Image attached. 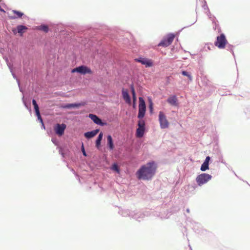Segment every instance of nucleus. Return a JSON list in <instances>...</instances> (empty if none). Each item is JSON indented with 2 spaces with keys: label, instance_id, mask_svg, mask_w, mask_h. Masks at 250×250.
<instances>
[{
  "label": "nucleus",
  "instance_id": "2",
  "mask_svg": "<svg viewBox=\"0 0 250 250\" xmlns=\"http://www.w3.org/2000/svg\"><path fill=\"white\" fill-rule=\"evenodd\" d=\"M156 165L153 162H149L146 165L142 166L137 172H154L156 169Z\"/></svg>",
  "mask_w": 250,
  "mask_h": 250
},
{
  "label": "nucleus",
  "instance_id": "3",
  "mask_svg": "<svg viewBox=\"0 0 250 250\" xmlns=\"http://www.w3.org/2000/svg\"><path fill=\"white\" fill-rule=\"evenodd\" d=\"M175 38L173 34H168L167 36L158 44L159 46L167 47L171 44Z\"/></svg>",
  "mask_w": 250,
  "mask_h": 250
},
{
  "label": "nucleus",
  "instance_id": "1",
  "mask_svg": "<svg viewBox=\"0 0 250 250\" xmlns=\"http://www.w3.org/2000/svg\"><path fill=\"white\" fill-rule=\"evenodd\" d=\"M228 43V41L224 34H221L216 38L214 44L219 49H224Z\"/></svg>",
  "mask_w": 250,
  "mask_h": 250
},
{
  "label": "nucleus",
  "instance_id": "18",
  "mask_svg": "<svg viewBox=\"0 0 250 250\" xmlns=\"http://www.w3.org/2000/svg\"><path fill=\"white\" fill-rule=\"evenodd\" d=\"M154 173H142V179L148 180L153 176Z\"/></svg>",
  "mask_w": 250,
  "mask_h": 250
},
{
  "label": "nucleus",
  "instance_id": "4",
  "mask_svg": "<svg viewBox=\"0 0 250 250\" xmlns=\"http://www.w3.org/2000/svg\"><path fill=\"white\" fill-rule=\"evenodd\" d=\"M139 113L138 117L140 119L143 118L146 112V104L145 101L142 97L139 98Z\"/></svg>",
  "mask_w": 250,
  "mask_h": 250
},
{
  "label": "nucleus",
  "instance_id": "23",
  "mask_svg": "<svg viewBox=\"0 0 250 250\" xmlns=\"http://www.w3.org/2000/svg\"><path fill=\"white\" fill-rule=\"evenodd\" d=\"M130 89H131V93H132V95L133 100V102H134L136 100V97L135 90H134V87L132 85H131Z\"/></svg>",
  "mask_w": 250,
  "mask_h": 250
},
{
  "label": "nucleus",
  "instance_id": "5",
  "mask_svg": "<svg viewBox=\"0 0 250 250\" xmlns=\"http://www.w3.org/2000/svg\"><path fill=\"white\" fill-rule=\"evenodd\" d=\"M159 121L161 128H167L168 127L169 123L162 111H160L159 113Z\"/></svg>",
  "mask_w": 250,
  "mask_h": 250
},
{
  "label": "nucleus",
  "instance_id": "24",
  "mask_svg": "<svg viewBox=\"0 0 250 250\" xmlns=\"http://www.w3.org/2000/svg\"><path fill=\"white\" fill-rule=\"evenodd\" d=\"M138 128H145V122L143 120H140L138 124Z\"/></svg>",
  "mask_w": 250,
  "mask_h": 250
},
{
  "label": "nucleus",
  "instance_id": "13",
  "mask_svg": "<svg viewBox=\"0 0 250 250\" xmlns=\"http://www.w3.org/2000/svg\"><path fill=\"white\" fill-rule=\"evenodd\" d=\"M167 102L171 105L177 106L178 105L177 98L175 95L170 96L167 99Z\"/></svg>",
  "mask_w": 250,
  "mask_h": 250
},
{
  "label": "nucleus",
  "instance_id": "7",
  "mask_svg": "<svg viewBox=\"0 0 250 250\" xmlns=\"http://www.w3.org/2000/svg\"><path fill=\"white\" fill-rule=\"evenodd\" d=\"M75 72H79L82 74H91L92 72L90 68L84 65L78 67L72 70L73 73Z\"/></svg>",
  "mask_w": 250,
  "mask_h": 250
},
{
  "label": "nucleus",
  "instance_id": "22",
  "mask_svg": "<svg viewBox=\"0 0 250 250\" xmlns=\"http://www.w3.org/2000/svg\"><path fill=\"white\" fill-rule=\"evenodd\" d=\"M208 168V164L207 162H204L201 167V170L202 171H205Z\"/></svg>",
  "mask_w": 250,
  "mask_h": 250
},
{
  "label": "nucleus",
  "instance_id": "19",
  "mask_svg": "<svg viewBox=\"0 0 250 250\" xmlns=\"http://www.w3.org/2000/svg\"><path fill=\"white\" fill-rule=\"evenodd\" d=\"M103 137V132H101L99 134V135L96 141V146L97 148H99L101 145V142L102 140Z\"/></svg>",
  "mask_w": 250,
  "mask_h": 250
},
{
  "label": "nucleus",
  "instance_id": "14",
  "mask_svg": "<svg viewBox=\"0 0 250 250\" xmlns=\"http://www.w3.org/2000/svg\"><path fill=\"white\" fill-rule=\"evenodd\" d=\"M99 132V129H97L91 131L84 133V136L87 138H91L95 136Z\"/></svg>",
  "mask_w": 250,
  "mask_h": 250
},
{
  "label": "nucleus",
  "instance_id": "25",
  "mask_svg": "<svg viewBox=\"0 0 250 250\" xmlns=\"http://www.w3.org/2000/svg\"><path fill=\"white\" fill-rule=\"evenodd\" d=\"M182 74L183 75L188 77L190 81H192V77L188 72L186 71H183L182 72Z\"/></svg>",
  "mask_w": 250,
  "mask_h": 250
},
{
  "label": "nucleus",
  "instance_id": "26",
  "mask_svg": "<svg viewBox=\"0 0 250 250\" xmlns=\"http://www.w3.org/2000/svg\"><path fill=\"white\" fill-rule=\"evenodd\" d=\"M40 29L46 33L48 31V28L46 25H41L40 27Z\"/></svg>",
  "mask_w": 250,
  "mask_h": 250
},
{
  "label": "nucleus",
  "instance_id": "16",
  "mask_svg": "<svg viewBox=\"0 0 250 250\" xmlns=\"http://www.w3.org/2000/svg\"><path fill=\"white\" fill-rule=\"evenodd\" d=\"M12 12L13 14H14L15 15L13 16L10 17V18L11 19H17V18H21L23 15V13H22L20 11H16V10H13L12 11Z\"/></svg>",
  "mask_w": 250,
  "mask_h": 250
},
{
  "label": "nucleus",
  "instance_id": "30",
  "mask_svg": "<svg viewBox=\"0 0 250 250\" xmlns=\"http://www.w3.org/2000/svg\"><path fill=\"white\" fill-rule=\"evenodd\" d=\"M38 120H40V122H41L42 125H43V121H42V118L41 116H40V117H38Z\"/></svg>",
  "mask_w": 250,
  "mask_h": 250
},
{
  "label": "nucleus",
  "instance_id": "32",
  "mask_svg": "<svg viewBox=\"0 0 250 250\" xmlns=\"http://www.w3.org/2000/svg\"><path fill=\"white\" fill-rule=\"evenodd\" d=\"M0 11H3V12H4V10L1 9L0 7Z\"/></svg>",
  "mask_w": 250,
  "mask_h": 250
},
{
  "label": "nucleus",
  "instance_id": "10",
  "mask_svg": "<svg viewBox=\"0 0 250 250\" xmlns=\"http://www.w3.org/2000/svg\"><path fill=\"white\" fill-rule=\"evenodd\" d=\"M88 116L94 122V123L97 125L102 126L106 125V123L102 122V120L95 115L90 114Z\"/></svg>",
  "mask_w": 250,
  "mask_h": 250
},
{
  "label": "nucleus",
  "instance_id": "20",
  "mask_svg": "<svg viewBox=\"0 0 250 250\" xmlns=\"http://www.w3.org/2000/svg\"><path fill=\"white\" fill-rule=\"evenodd\" d=\"M144 131L145 128H138L136 130V136L139 138L143 137Z\"/></svg>",
  "mask_w": 250,
  "mask_h": 250
},
{
  "label": "nucleus",
  "instance_id": "29",
  "mask_svg": "<svg viewBox=\"0 0 250 250\" xmlns=\"http://www.w3.org/2000/svg\"><path fill=\"white\" fill-rule=\"evenodd\" d=\"M209 160H210V157L209 156H208L206 157L205 162H207V163L208 164Z\"/></svg>",
  "mask_w": 250,
  "mask_h": 250
},
{
  "label": "nucleus",
  "instance_id": "15",
  "mask_svg": "<svg viewBox=\"0 0 250 250\" xmlns=\"http://www.w3.org/2000/svg\"><path fill=\"white\" fill-rule=\"evenodd\" d=\"M32 104H33V105H34L35 112H36L37 117L40 118V116H41V114L40 113L39 107V106H38V104H37V102L35 100L33 99L32 100Z\"/></svg>",
  "mask_w": 250,
  "mask_h": 250
},
{
  "label": "nucleus",
  "instance_id": "9",
  "mask_svg": "<svg viewBox=\"0 0 250 250\" xmlns=\"http://www.w3.org/2000/svg\"><path fill=\"white\" fill-rule=\"evenodd\" d=\"M135 61L144 64L146 67H151L153 65V62L151 60L146 58H139L135 59Z\"/></svg>",
  "mask_w": 250,
  "mask_h": 250
},
{
  "label": "nucleus",
  "instance_id": "31",
  "mask_svg": "<svg viewBox=\"0 0 250 250\" xmlns=\"http://www.w3.org/2000/svg\"><path fill=\"white\" fill-rule=\"evenodd\" d=\"M149 107H150V109L151 110H152V109H153V107H152V104L151 103L150 105H149Z\"/></svg>",
  "mask_w": 250,
  "mask_h": 250
},
{
  "label": "nucleus",
  "instance_id": "6",
  "mask_svg": "<svg viewBox=\"0 0 250 250\" xmlns=\"http://www.w3.org/2000/svg\"><path fill=\"white\" fill-rule=\"evenodd\" d=\"M211 176L206 173H202L196 178V181L198 185L201 186L211 179Z\"/></svg>",
  "mask_w": 250,
  "mask_h": 250
},
{
  "label": "nucleus",
  "instance_id": "27",
  "mask_svg": "<svg viewBox=\"0 0 250 250\" xmlns=\"http://www.w3.org/2000/svg\"><path fill=\"white\" fill-rule=\"evenodd\" d=\"M111 169L112 170L115 171L116 172H119V168H118V165L116 164H114L112 166V167H111Z\"/></svg>",
  "mask_w": 250,
  "mask_h": 250
},
{
  "label": "nucleus",
  "instance_id": "8",
  "mask_svg": "<svg viewBox=\"0 0 250 250\" xmlns=\"http://www.w3.org/2000/svg\"><path fill=\"white\" fill-rule=\"evenodd\" d=\"M66 127V125L64 124L61 125L58 124L54 127V130L57 135L62 136L63 134Z\"/></svg>",
  "mask_w": 250,
  "mask_h": 250
},
{
  "label": "nucleus",
  "instance_id": "28",
  "mask_svg": "<svg viewBox=\"0 0 250 250\" xmlns=\"http://www.w3.org/2000/svg\"><path fill=\"white\" fill-rule=\"evenodd\" d=\"M82 151L83 155L84 156H86V152L85 151V150H84V146H83V145H82Z\"/></svg>",
  "mask_w": 250,
  "mask_h": 250
},
{
  "label": "nucleus",
  "instance_id": "21",
  "mask_svg": "<svg viewBox=\"0 0 250 250\" xmlns=\"http://www.w3.org/2000/svg\"><path fill=\"white\" fill-rule=\"evenodd\" d=\"M27 28L24 25H18L17 26L18 32L21 36L24 31L26 30Z\"/></svg>",
  "mask_w": 250,
  "mask_h": 250
},
{
  "label": "nucleus",
  "instance_id": "12",
  "mask_svg": "<svg viewBox=\"0 0 250 250\" xmlns=\"http://www.w3.org/2000/svg\"><path fill=\"white\" fill-rule=\"evenodd\" d=\"M123 98L125 102L128 104H131V99L128 94V90L123 88L122 89Z\"/></svg>",
  "mask_w": 250,
  "mask_h": 250
},
{
  "label": "nucleus",
  "instance_id": "17",
  "mask_svg": "<svg viewBox=\"0 0 250 250\" xmlns=\"http://www.w3.org/2000/svg\"><path fill=\"white\" fill-rule=\"evenodd\" d=\"M107 145L110 150L114 148V144L112 137L111 135H108L107 137Z\"/></svg>",
  "mask_w": 250,
  "mask_h": 250
},
{
  "label": "nucleus",
  "instance_id": "11",
  "mask_svg": "<svg viewBox=\"0 0 250 250\" xmlns=\"http://www.w3.org/2000/svg\"><path fill=\"white\" fill-rule=\"evenodd\" d=\"M84 104L82 103H75V104H68L61 105V107L62 108H78Z\"/></svg>",
  "mask_w": 250,
  "mask_h": 250
}]
</instances>
